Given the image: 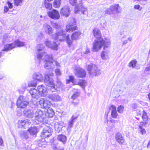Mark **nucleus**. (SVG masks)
I'll list each match as a JSON object with an SVG mask.
<instances>
[{
  "label": "nucleus",
  "instance_id": "f257e3e1",
  "mask_svg": "<svg viewBox=\"0 0 150 150\" xmlns=\"http://www.w3.org/2000/svg\"><path fill=\"white\" fill-rule=\"evenodd\" d=\"M36 55L35 59L38 60L39 63L42 61L45 63L44 67L47 69H53L56 66L59 67L60 65L59 63L53 59L52 55H48L45 52L43 47H39L36 51Z\"/></svg>",
  "mask_w": 150,
  "mask_h": 150
},
{
  "label": "nucleus",
  "instance_id": "f03ea898",
  "mask_svg": "<svg viewBox=\"0 0 150 150\" xmlns=\"http://www.w3.org/2000/svg\"><path fill=\"white\" fill-rule=\"evenodd\" d=\"M69 22V24L66 26V30H60L57 33L52 35V38L55 40L58 39L59 40L61 41L66 40L68 46H71L72 41L69 39V34L67 33L76 30L77 27L76 26V21L74 18L72 17L70 18Z\"/></svg>",
  "mask_w": 150,
  "mask_h": 150
},
{
  "label": "nucleus",
  "instance_id": "7ed1b4c3",
  "mask_svg": "<svg viewBox=\"0 0 150 150\" xmlns=\"http://www.w3.org/2000/svg\"><path fill=\"white\" fill-rule=\"evenodd\" d=\"M54 74L53 73L51 72L49 74H45L44 75V81L47 87V90L52 92L60 91L63 86L62 84L59 80H57L56 84H55L54 80L52 78Z\"/></svg>",
  "mask_w": 150,
  "mask_h": 150
},
{
  "label": "nucleus",
  "instance_id": "20e7f679",
  "mask_svg": "<svg viewBox=\"0 0 150 150\" xmlns=\"http://www.w3.org/2000/svg\"><path fill=\"white\" fill-rule=\"evenodd\" d=\"M93 33L94 36L96 39L93 43V47H108L110 44V40L108 39L103 40L101 37V35L100 30L97 28H95L93 30Z\"/></svg>",
  "mask_w": 150,
  "mask_h": 150
},
{
  "label": "nucleus",
  "instance_id": "39448f33",
  "mask_svg": "<svg viewBox=\"0 0 150 150\" xmlns=\"http://www.w3.org/2000/svg\"><path fill=\"white\" fill-rule=\"evenodd\" d=\"M35 117L34 125L39 124L40 123L44 124L48 122L46 115L44 112L38 109L35 112Z\"/></svg>",
  "mask_w": 150,
  "mask_h": 150
},
{
  "label": "nucleus",
  "instance_id": "423d86ee",
  "mask_svg": "<svg viewBox=\"0 0 150 150\" xmlns=\"http://www.w3.org/2000/svg\"><path fill=\"white\" fill-rule=\"evenodd\" d=\"M28 104V102L26 99L25 98L22 96H21L19 97L16 103L18 107L20 108L26 107Z\"/></svg>",
  "mask_w": 150,
  "mask_h": 150
},
{
  "label": "nucleus",
  "instance_id": "0eeeda50",
  "mask_svg": "<svg viewBox=\"0 0 150 150\" xmlns=\"http://www.w3.org/2000/svg\"><path fill=\"white\" fill-rule=\"evenodd\" d=\"M74 71L75 75L78 77L83 78L85 77L86 75L85 70L79 67H75Z\"/></svg>",
  "mask_w": 150,
  "mask_h": 150
},
{
  "label": "nucleus",
  "instance_id": "6e6552de",
  "mask_svg": "<svg viewBox=\"0 0 150 150\" xmlns=\"http://www.w3.org/2000/svg\"><path fill=\"white\" fill-rule=\"evenodd\" d=\"M41 108L46 109L52 105L51 102L46 98H42L39 101Z\"/></svg>",
  "mask_w": 150,
  "mask_h": 150
},
{
  "label": "nucleus",
  "instance_id": "1a4fd4ad",
  "mask_svg": "<svg viewBox=\"0 0 150 150\" xmlns=\"http://www.w3.org/2000/svg\"><path fill=\"white\" fill-rule=\"evenodd\" d=\"M47 13L50 18L53 19H58L60 17L59 12L55 9L48 12Z\"/></svg>",
  "mask_w": 150,
  "mask_h": 150
},
{
  "label": "nucleus",
  "instance_id": "9d476101",
  "mask_svg": "<svg viewBox=\"0 0 150 150\" xmlns=\"http://www.w3.org/2000/svg\"><path fill=\"white\" fill-rule=\"evenodd\" d=\"M47 98L52 101L57 102L62 100L61 98L57 93H53L49 94Z\"/></svg>",
  "mask_w": 150,
  "mask_h": 150
},
{
  "label": "nucleus",
  "instance_id": "9b49d317",
  "mask_svg": "<svg viewBox=\"0 0 150 150\" xmlns=\"http://www.w3.org/2000/svg\"><path fill=\"white\" fill-rule=\"evenodd\" d=\"M82 0H69L70 4L72 6L75 5V11L77 12L79 10V6H82L83 4Z\"/></svg>",
  "mask_w": 150,
  "mask_h": 150
},
{
  "label": "nucleus",
  "instance_id": "f8f14e48",
  "mask_svg": "<svg viewBox=\"0 0 150 150\" xmlns=\"http://www.w3.org/2000/svg\"><path fill=\"white\" fill-rule=\"evenodd\" d=\"M60 13L61 16L67 17L70 14L69 7L66 6L62 8L61 10Z\"/></svg>",
  "mask_w": 150,
  "mask_h": 150
},
{
  "label": "nucleus",
  "instance_id": "ddd939ff",
  "mask_svg": "<svg viewBox=\"0 0 150 150\" xmlns=\"http://www.w3.org/2000/svg\"><path fill=\"white\" fill-rule=\"evenodd\" d=\"M38 91L40 94V95L42 96H45L48 93L47 89L43 85H41L38 86Z\"/></svg>",
  "mask_w": 150,
  "mask_h": 150
},
{
  "label": "nucleus",
  "instance_id": "4468645a",
  "mask_svg": "<svg viewBox=\"0 0 150 150\" xmlns=\"http://www.w3.org/2000/svg\"><path fill=\"white\" fill-rule=\"evenodd\" d=\"M32 79L35 80L37 82H41L44 79L42 75L39 72H35L34 73L32 76Z\"/></svg>",
  "mask_w": 150,
  "mask_h": 150
},
{
  "label": "nucleus",
  "instance_id": "2eb2a0df",
  "mask_svg": "<svg viewBox=\"0 0 150 150\" xmlns=\"http://www.w3.org/2000/svg\"><path fill=\"white\" fill-rule=\"evenodd\" d=\"M33 99H38L40 97L39 92L37 89L34 88H31L29 91Z\"/></svg>",
  "mask_w": 150,
  "mask_h": 150
},
{
  "label": "nucleus",
  "instance_id": "dca6fc26",
  "mask_svg": "<svg viewBox=\"0 0 150 150\" xmlns=\"http://www.w3.org/2000/svg\"><path fill=\"white\" fill-rule=\"evenodd\" d=\"M52 130L51 128L49 127H45L42 134L43 137H46L51 136L52 134Z\"/></svg>",
  "mask_w": 150,
  "mask_h": 150
},
{
  "label": "nucleus",
  "instance_id": "f3484780",
  "mask_svg": "<svg viewBox=\"0 0 150 150\" xmlns=\"http://www.w3.org/2000/svg\"><path fill=\"white\" fill-rule=\"evenodd\" d=\"M109 109L111 111V117L113 118H117L118 115L116 107L113 105H111Z\"/></svg>",
  "mask_w": 150,
  "mask_h": 150
},
{
  "label": "nucleus",
  "instance_id": "a211bd4d",
  "mask_svg": "<svg viewBox=\"0 0 150 150\" xmlns=\"http://www.w3.org/2000/svg\"><path fill=\"white\" fill-rule=\"evenodd\" d=\"M30 120L28 119L24 120H19L18 122V127L19 128L24 127L25 125H30Z\"/></svg>",
  "mask_w": 150,
  "mask_h": 150
},
{
  "label": "nucleus",
  "instance_id": "6ab92c4d",
  "mask_svg": "<svg viewBox=\"0 0 150 150\" xmlns=\"http://www.w3.org/2000/svg\"><path fill=\"white\" fill-rule=\"evenodd\" d=\"M115 139L116 141L120 144H122L124 142V138L120 133H117L116 134Z\"/></svg>",
  "mask_w": 150,
  "mask_h": 150
},
{
  "label": "nucleus",
  "instance_id": "aec40b11",
  "mask_svg": "<svg viewBox=\"0 0 150 150\" xmlns=\"http://www.w3.org/2000/svg\"><path fill=\"white\" fill-rule=\"evenodd\" d=\"M96 68L97 66L94 64H91L88 65V70L89 74L91 75H93Z\"/></svg>",
  "mask_w": 150,
  "mask_h": 150
},
{
  "label": "nucleus",
  "instance_id": "412c9836",
  "mask_svg": "<svg viewBox=\"0 0 150 150\" xmlns=\"http://www.w3.org/2000/svg\"><path fill=\"white\" fill-rule=\"evenodd\" d=\"M43 28L45 32L47 34L50 35L53 32V29L49 25L47 24H45L43 25Z\"/></svg>",
  "mask_w": 150,
  "mask_h": 150
},
{
  "label": "nucleus",
  "instance_id": "4be33fe9",
  "mask_svg": "<svg viewBox=\"0 0 150 150\" xmlns=\"http://www.w3.org/2000/svg\"><path fill=\"white\" fill-rule=\"evenodd\" d=\"M143 121L140 122V124L144 126H146L148 123V117L146 115V112L144 111L142 117Z\"/></svg>",
  "mask_w": 150,
  "mask_h": 150
},
{
  "label": "nucleus",
  "instance_id": "5701e85b",
  "mask_svg": "<svg viewBox=\"0 0 150 150\" xmlns=\"http://www.w3.org/2000/svg\"><path fill=\"white\" fill-rule=\"evenodd\" d=\"M63 124V122H56L55 123V130L57 132H59L62 130Z\"/></svg>",
  "mask_w": 150,
  "mask_h": 150
},
{
  "label": "nucleus",
  "instance_id": "b1692460",
  "mask_svg": "<svg viewBox=\"0 0 150 150\" xmlns=\"http://www.w3.org/2000/svg\"><path fill=\"white\" fill-rule=\"evenodd\" d=\"M24 115L28 118H32L34 116V113L33 110L30 109H25L24 111Z\"/></svg>",
  "mask_w": 150,
  "mask_h": 150
},
{
  "label": "nucleus",
  "instance_id": "393cba45",
  "mask_svg": "<svg viewBox=\"0 0 150 150\" xmlns=\"http://www.w3.org/2000/svg\"><path fill=\"white\" fill-rule=\"evenodd\" d=\"M47 110L46 117L47 116L49 118L52 117L54 115V110L50 106L46 109Z\"/></svg>",
  "mask_w": 150,
  "mask_h": 150
},
{
  "label": "nucleus",
  "instance_id": "a878e982",
  "mask_svg": "<svg viewBox=\"0 0 150 150\" xmlns=\"http://www.w3.org/2000/svg\"><path fill=\"white\" fill-rule=\"evenodd\" d=\"M45 45L47 47H58V44L56 42H52L48 40H46L45 42Z\"/></svg>",
  "mask_w": 150,
  "mask_h": 150
},
{
  "label": "nucleus",
  "instance_id": "bb28decb",
  "mask_svg": "<svg viewBox=\"0 0 150 150\" xmlns=\"http://www.w3.org/2000/svg\"><path fill=\"white\" fill-rule=\"evenodd\" d=\"M110 7V10L112 11L113 13H119L120 11L118 5H112Z\"/></svg>",
  "mask_w": 150,
  "mask_h": 150
},
{
  "label": "nucleus",
  "instance_id": "cd10ccee",
  "mask_svg": "<svg viewBox=\"0 0 150 150\" xmlns=\"http://www.w3.org/2000/svg\"><path fill=\"white\" fill-rule=\"evenodd\" d=\"M67 139V137L62 134L59 135L57 137V139L63 144L66 143Z\"/></svg>",
  "mask_w": 150,
  "mask_h": 150
},
{
  "label": "nucleus",
  "instance_id": "c85d7f7f",
  "mask_svg": "<svg viewBox=\"0 0 150 150\" xmlns=\"http://www.w3.org/2000/svg\"><path fill=\"white\" fill-rule=\"evenodd\" d=\"M76 118L74 117L73 116L71 118V119L68 122V125L67 127L68 130L70 129L73 126V124L74 122V120Z\"/></svg>",
  "mask_w": 150,
  "mask_h": 150
},
{
  "label": "nucleus",
  "instance_id": "c756f323",
  "mask_svg": "<svg viewBox=\"0 0 150 150\" xmlns=\"http://www.w3.org/2000/svg\"><path fill=\"white\" fill-rule=\"evenodd\" d=\"M105 47H104V50L103 51L101 54V57L103 59H107L108 58V52L105 50Z\"/></svg>",
  "mask_w": 150,
  "mask_h": 150
},
{
  "label": "nucleus",
  "instance_id": "7c9ffc66",
  "mask_svg": "<svg viewBox=\"0 0 150 150\" xmlns=\"http://www.w3.org/2000/svg\"><path fill=\"white\" fill-rule=\"evenodd\" d=\"M28 130L30 134L32 135L36 134L37 132V128L36 127H31Z\"/></svg>",
  "mask_w": 150,
  "mask_h": 150
},
{
  "label": "nucleus",
  "instance_id": "2f4dec72",
  "mask_svg": "<svg viewBox=\"0 0 150 150\" xmlns=\"http://www.w3.org/2000/svg\"><path fill=\"white\" fill-rule=\"evenodd\" d=\"M79 8V9H80L81 11V13L83 14H86L87 13V8H85L83 6V4H82V6H79L78 7ZM79 11V10L77 11V12ZM77 12L75 11V13H76Z\"/></svg>",
  "mask_w": 150,
  "mask_h": 150
},
{
  "label": "nucleus",
  "instance_id": "473e14b6",
  "mask_svg": "<svg viewBox=\"0 0 150 150\" xmlns=\"http://www.w3.org/2000/svg\"><path fill=\"white\" fill-rule=\"evenodd\" d=\"M81 34L80 32H76L72 34L71 38L72 40H76L77 39L79 36Z\"/></svg>",
  "mask_w": 150,
  "mask_h": 150
},
{
  "label": "nucleus",
  "instance_id": "72a5a7b5",
  "mask_svg": "<svg viewBox=\"0 0 150 150\" xmlns=\"http://www.w3.org/2000/svg\"><path fill=\"white\" fill-rule=\"evenodd\" d=\"M14 44L16 46H17L18 47L21 46H25V44L24 42H20L18 40H15L14 42Z\"/></svg>",
  "mask_w": 150,
  "mask_h": 150
},
{
  "label": "nucleus",
  "instance_id": "f704fd0d",
  "mask_svg": "<svg viewBox=\"0 0 150 150\" xmlns=\"http://www.w3.org/2000/svg\"><path fill=\"white\" fill-rule=\"evenodd\" d=\"M37 84V82L35 80L31 81L28 82V87H35Z\"/></svg>",
  "mask_w": 150,
  "mask_h": 150
},
{
  "label": "nucleus",
  "instance_id": "c9c22d12",
  "mask_svg": "<svg viewBox=\"0 0 150 150\" xmlns=\"http://www.w3.org/2000/svg\"><path fill=\"white\" fill-rule=\"evenodd\" d=\"M146 126H144L140 125L138 126L140 132L142 135H144L146 133V131L145 129L143 127H145Z\"/></svg>",
  "mask_w": 150,
  "mask_h": 150
},
{
  "label": "nucleus",
  "instance_id": "e433bc0d",
  "mask_svg": "<svg viewBox=\"0 0 150 150\" xmlns=\"http://www.w3.org/2000/svg\"><path fill=\"white\" fill-rule=\"evenodd\" d=\"M13 47H4V49H2V52H0V58L1 55V53H4L5 52H7L13 49Z\"/></svg>",
  "mask_w": 150,
  "mask_h": 150
},
{
  "label": "nucleus",
  "instance_id": "4c0bfd02",
  "mask_svg": "<svg viewBox=\"0 0 150 150\" xmlns=\"http://www.w3.org/2000/svg\"><path fill=\"white\" fill-rule=\"evenodd\" d=\"M49 2V1H47L46 0H45L44 2V5L46 8L50 9L52 7V5Z\"/></svg>",
  "mask_w": 150,
  "mask_h": 150
},
{
  "label": "nucleus",
  "instance_id": "58836bf2",
  "mask_svg": "<svg viewBox=\"0 0 150 150\" xmlns=\"http://www.w3.org/2000/svg\"><path fill=\"white\" fill-rule=\"evenodd\" d=\"M45 139H42V141L39 140L38 143V146L40 147H45Z\"/></svg>",
  "mask_w": 150,
  "mask_h": 150
},
{
  "label": "nucleus",
  "instance_id": "ea45409f",
  "mask_svg": "<svg viewBox=\"0 0 150 150\" xmlns=\"http://www.w3.org/2000/svg\"><path fill=\"white\" fill-rule=\"evenodd\" d=\"M86 81L83 80H81L78 82V84L82 87L83 89H84L86 85Z\"/></svg>",
  "mask_w": 150,
  "mask_h": 150
},
{
  "label": "nucleus",
  "instance_id": "a19ab883",
  "mask_svg": "<svg viewBox=\"0 0 150 150\" xmlns=\"http://www.w3.org/2000/svg\"><path fill=\"white\" fill-rule=\"evenodd\" d=\"M28 87V84L27 85L25 83H23L21 87L24 90L22 91H21L20 90H19L18 91L19 93H23L24 92L25 90Z\"/></svg>",
  "mask_w": 150,
  "mask_h": 150
},
{
  "label": "nucleus",
  "instance_id": "79ce46f5",
  "mask_svg": "<svg viewBox=\"0 0 150 150\" xmlns=\"http://www.w3.org/2000/svg\"><path fill=\"white\" fill-rule=\"evenodd\" d=\"M137 61L135 60H132L130 62L129 64V67H132V68H135Z\"/></svg>",
  "mask_w": 150,
  "mask_h": 150
},
{
  "label": "nucleus",
  "instance_id": "37998d69",
  "mask_svg": "<svg viewBox=\"0 0 150 150\" xmlns=\"http://www.w3.org/2000/svg\"><path fill=\"white\" fill-rule=\"evenodd\" d=\"M61 0H55L53 3V6L55 8L59 7L60 5Z\"/></svg>",
  "mask_w": 150,
  "mask_h": 150
},
{
  "label": "nucleus",
  "instance_id": "c03bdc74",
  "mask_svg": "<svg viewBox=\"0 0 150 150\" xmlns=\"http://www.w3.org/2000/svg\"><path fill=\"white\" fill-rule=\"evenodd\" d=\"M53 150H64V148H61L58 145H54L52 146Z\"/></svg>",
  "mask_w": 150,
  "mask_h": 150
},
{
  "label": "nucleus",
  "instance_id": "a18cd8bd",
  "mask_svg": "<svg viewBox=\"0 0 150 150\" xmlns=\"http://www.w3.org/2000/svg\"><path fill=\"white\" fill-rule=\"evenodd\" d=\"M52 27L57 29L59 30L61 28V26L57 23H53L52 24Z\"/></svg>",
  "mask_w": 150,
  "mask_h": 150
},
{
  "label": "nucleus",
  "instance_id": "49530a36",
  "mask_svg": "<svg viewBox=\"0 0 150 150\" xmlns=\"http://www.w3.org/2000/svg\"><path fill=\"white\" fill-rule=\"evenodd\" d=\"M23 0H15L14 4L16 6H21Z\"/></svg>",
  "mask_w": 150,
  "mask_h": 150
},
{
  "label": "nucleus",
  "instance_id": "de8ad7c7",
  "mask_svg": "<svg viewBox=\"0 0 150 150\" xmlns=\"http://www.w3.org/2000/svg\"><path fill=\"white\" fill-rule=\"evenodd\" d=\"M124 108L123 106L120 105L117 108V110L118 112L122 113L123 112Z\"/></svg>",
  "mask_w": 150,
  "mask_h": 150
},
{
  "label": "nucleus",
  "instance_id": "09e8293b",
  "mask_svg": "<svg viewBox=\"0 0 150 150\" xmlns=\"http://www.w3.org/2000/svg\"><path fill=\"white\" fill-rule=\"evenodd\" d=\"M101 74V72L100 70L98 69L97 67V68L95 69L94 73L93 75L96 76L100 75Z\"/></svg>",
  "mask_w": 150,
  "mask_h": 150
},
{
  "label": "nucleus",
  "instance_id": "8fccbe9b",
  "mask_svg": "<svg viewBox=\"0 0 150 150\" xmlns=\"http://www.w3.org/2000/svg\"><path fill=\"white\" fill-rule=\"evenodd\" d=\"M79 95V93L78 92H76L73 94L71 98L72 99L74 100L75 98H77Z\"/></svg>",
  "mask_w": 150,
  "mask_h": 150
},
{
  "label": "nucleus",
  "instance_id": "3c124183",
  "mask_svg": "<svg viewBox=\"0 0 150 150\" xmlns=\"http://www.w3.org/2000/svg\"><path fill=\"white\" fill-rule=\"evenodd\" d=\"M22 137H24L26 139L28 138V135L27 133L25 132H22L21 133Z\"/></svg>",
  "mask_w": 150,
  "mask_h": 150
},
{
  "label": "nucleus",
  "instance_id": "603ef678",
  "mask_svg": "<svg viewBox=\"0 0 150 150\" xmlns=\"http://www.w3.org/2000/svg\"><path fill=\"white\" fill-rule=\"evenodd\" d=\"M55 73L56 76H59L61 75V72L60 69H57L55 70Z\"/></svg>",
  "mask_w": 150,
  "mask_h": 150
},
{
  "label": "nucleus",
  "instance_id": "864d4df0",
  "mask_svg": "<svg viewBox=\"0 0 150 150\" xmlns=\"http://www.w3.org/2000/svg\"><path fill=\"white\" fill-rule=\"evenodd\" d=\"M105 13H106L108 14H112L113 12L112 11H111V10H110V7L109 8L107 9L105 11Z\"/></svg>",
  "mask_w": 150,
  "mask_h": 150
},
{
  "label": "nucleus",
  "instance_id": "5fc2aeb1",
  "mask_svg": "<svg viewBox=\"0 0 150 150\" xmlns=\"http://www.w3.org/2000/svg\"><path fill=\"white\" fill-rule=\"evenodd\" d=\"M145 72L146 73L150 74V67H147L145 70Z\"/></svg>",
  "mask_w": 150,
  "mask_h": 150
},
{
  "label": "nucleus",
  "instance_id": "6e6d98bb",
  "mask_svg": "<svg viewBox=\"0 0 150 150\" xmlns=\"http://www.w3.org/2000/svg\"><path fill=\"white\" fill-rule=\"evenodd\" d=\"M126 37L125 35L122 37V40L123 41V44H126L127 42V40H124V39L126 38Z\"/></svg>",
  "mask_w": 150,
  "mask_h": 150
},
{
  "label": "nucleus",
  "instance_id": "4d7b16f0",
  "mask_svg": "<svg viewBox=\"0 0 150 150\" xmlns=\"http://www.w3.org/2000/svg\"><path fill=\"white\" fill-rule=\"evenodd\" d=\"M7 36L6 35H4L3 36V39L2 41L3 44H4L5 41L6 40V39L7 38Z\"/></svg>",
  "mask_w": 150,
  "mask_h": 150
},
{
  "label": "nucleus",
  "instance_id": "13d9d810",
  "mask_svg": "<svg viewBox=\"0 0 150 150\" xmlns=\"http://www.w3.org/2000/svg\"><path fill=\"white\" fill-rule=\"evenodd\" d=\"M4 77V74L3 73L0 72V81L2 80Z\"/></svg>",
  "mask_w": 150,
  "mask_h": 150
},
{
  "label": "nucleus",
  "instance_id": "bf43d9fd",
  "mask_svg": "<svg viewBox=\"0 0 150 150\" xmlns=\"http://www.w3.org/2000/svg\"><path fill=\"white\" fill-rule=\"evenodd\" d=\"M69 80L70 81H71L72 82H73L74 81V77L72 76H69Z\"/></svg>",
  "mask_w": 150,
  "mask_h": 150
},
{
  "label": "nucleus",
  "instance_id": "052dcab7",
  "mask_svg": "<svg viewBox=\"0 0 150 150\" xmlns=\"http://www.w3.org/2000/svg\"><path fill=\"white\" fill-rule=\"evenodd\" d=\"M140 7V6L139 5H135L134 6V8L135 9L139 10Z\"/></svg>",
  "mask_w": 150,
  "mask_h": 150
},
{
  "label": "nucleus",
  "instance_id": "680f3d73",
  "mask_svg": "<svg viewBox=\"0 0 150 150\" xmlns=\"http://www.w3.org/2000/svg\"><path fill=\"white\" fill-rule=\"evenodd\" d=\"M137 107V105L136 103H134L132 104V107L133 109H135Z\"/></svg>",
  "mask_w": 150,
  "mask_h": 150
},
{
  "label": "nucleus",
  "instance_id": "e2e57ef3",
  "mask_svg": "<svg viewBox=\"0 0 150 150\" xmlns=\"http://www.w3.org/2000/svg\"><path fill=\"white\" fill-rule=\"evenodd\" d=\"M101 47H93L92 49V51H98L97 50V48H98L99 49L98 50H100V48Z\"/></svg>",
  "mask_w": 150,
  "mask_h": 150
},
{
  "label": "nucleus",
  "instance_id": "0e129e2a",
  "mask_svg": "<svg viewBox=\"0 0 150 150\" xmlns=\"http://www.w3.org/2000/svg\"><path fill=\"white\" fill-rule=\"evenodd\" d=\"M8 5L9 8L11 9L12 8L13 5L11 3L8 2Z\"/></svg>",
  "mask_w": 150,
  "mask_h": 150
},
{
  "label": "nucleus",
  "instance_id": "69168bd1",
  "mask_svg": "<svg viewBox=\"0 0 150 150\" xmlns=\"http://www.w3.org/2000/svg\"><path fill=\"white\" fill-rule=\"evenodd\" d=\"M3 140L1 138H0V146H2L3 145Z\"/></svg>",
  "mask_w": 150,
  "mask_h": 150
},
{
  "label": "nucleus",
  "instance_id": "338daca9",
  "mask_svg": "<svg viewBox=\"0 0 150 150\" xmlns=\"http://www.w3.org/2000/svg\"><path fill=\"white\" fill-rule=\"evenodd\" d=\"M12 43L6 45L5 47H11L13 45Z\"/></svg>",
  "mask_w": 150,
  "mask_h": 150
},
{
  "label": "nucleus",
  "instance_id": "774afa93",
  "mask_svg": "<svg viewBox=\"0 0 150 150\" xmlns=\"http://www.w3.org/2000/svg\"><path fill=\"white\" fill-rule=\"evenodd\" d=\"M8 10V8L7 7L5 6L4 8V11L6 12Z\"/></svg>",
  "mask_w": 150,
  "mask_h": 150
}]
</instances>
